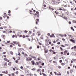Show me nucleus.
Listing matches in <instances>:
<instances>
[{
	"label": "nucleus",
	"mask_w": 76,
	"mask_h": 76,
	"mask_svg": "<svg viewBox=\"0 0 76 76\" xmlns=\"http://www.w3.org/2000/svg\"><path fill=\"white\" fill-rule=\"evenodd\" d=\"M32 60V58H31L29 57L27 58H26V61H31Z\"/></svg>",
	"instance_id": "1"
},
{
	"label": "nucleus",
	"mask_w": 76,
	"mask_h": 76,
	"mask_svg": "<svg viewBox=\"0 0 76 76\" xmlns=\"http://www.w3.org/2000/svg\"><path fill=\"white\" fill-rule=\"evenodd\" d=\"M1 72L2 73H4L5 74H7V73H8V72H7V71H6V72Z\"/></svg>",
	"instance_id": "2"
},
{
	"label": "nucleus",
	"mask_w": 76,
	"mask_h": 76,
	"mask_svg": "<svg viewBox=\"0 0 76 76\" xmlns=\"http://www.w3.org/2000/svg\"><path fill=\"white\" fill-rule=\"evenodd\" d=\"M31 63L32 64V65H34L35 64V61H34V60H33L31 61Z\"/></svg>",
	"instance_id": "3"
},
{
	"label": "nucleus",
	"mask_w": 76,
	"mask_h": 76,
	"mask_svg": "<svg viewBox=\"0 0 76 76\" xmlns=\"http://www.w3.org/2000/svg\"><path fill=\"white\" fill-rule=\"evenodd\" d=\"M70 41H71L73 43H75V40L72 39H71L70 40Z\"/></svg>",
	"instance_id": "4"
},
{
	"label": "nucleus",
	"mask_w": 76,
	"mask_h": 76,
	"mask_svg": "<svg viewBox=\"0 0 76 76\" xmlns=\"http://www.w3.org/2000/svg\"><path fill=\"white\" fill-rule=\"evenodd\" d=\"M67 53V50H65L64 52V55H66V53Z\"/></svg>",
	"instance_id": "5"
},
{
	"label": "nucleus",
	"mask_w": 76,
	"mask_h": 76,
	"mask_svg": "<svg viewBox=\"0 0 76 76\" xmlns=\"http://www.w3.org/2000/svg\"><path fill=\"white\" fill-rule=\"evenodd\" d=\"M64 19H65V20H67V17H64Z\"/></svg>",
	"instance_id": "6"
},
{
	"label": "nucleus",
	"mask_w": 76,
	"mask_h": 76,
	"mask_svg": "<svg viewBox=\"0 0 76 76\" xmlns=\"http://www.w3.org/2000/svg\"><path fill=\"white\" fill-rule=\"evenodd\" d=\"M37 72H41V69H39L37 70Z\"/></svg>",
	"instance_id": "7"
},
{
	"label": "nucleus",
	"mask_w": 76,
	"mask_h": 76,
	"mask_svg": "<svg viewBox=\"0 0 76 76\" xmlns=\"http://www.w3.org/2000/svg\"><path fill=\"white\" fill-rule=\"evenodd\" d=\"M10 54H11V55H13V53L12 51H10Z\"/></svg>",
	"instance_id": "8"
},
{
	"label": "nucleus",
	"mask_w": 76,
	"mask_h": 76,
	"mask_svg": "<svg viewBox=\"0 0 76 76\" xmlns=\"http://www.w3.org/2000/svg\"><path fill=\"white\" fill-rule=\"evenodd\" d=\"M71 29L72 30H73V31H75V29H73V27H71Z\"/></svg>",
	"instance_id": "9"
},
{
	"label": "nucleus",
	"mask_w": 76,
	"mask_h": 76,
	"mask_svg": "<svg viewBox=\"0 0 76 76\" xmlns=\"http://www.w3.org/2000/svg\"><path fill=\"white\" fill-rule=\"evenodd\" d=\"M6 14V13H4V16H3L4 18H6V16L5 15Z\"/></svg>",
	"instance_id": "10"
},
{
	"label": "nucleus",
	"mask_w": 76,
	"mask_h": 76,
	"mask_svg": "<svg viewBox=\"0 0 76 76\" xmlns=\"http://www.w3.org/2000/svg\"><path fill=\"white\" fill-rule=\"evenodd\" d=\"M73 72V70L70 69V73H72Z\"/></svg>",
	"instance_id": "11"
},
{
	"label": "nucleus",
	"mask_w": 76,
	"mask_h": 76,
	"mask_svg": "<svg viewBox=\"0 0 76 76\" xmlns=\"http://www.w3.org/2000/svg\"><path fill=\"white\" fill-rule=\"evenodd\" d=\"M11 64H12L11 62H9L8 64V65H9V66H10V65H11Z\"/></svg>",
	"instance_id": "12"
},
{
	"label": "nucleus",
	"mask_w": 76,
	"mask_h": 76,
	"mask_svg": "<svg viewBox=\"0 0 76 76\" xmlns=\"http://www.w3.org/2000/svg\"><path fill=\"white\" fill-rule=\"evenodd\" d=\"M4 65V67H6V66H7V64L5 63Z\"/></svg>",
	"instance_id": "13"
},
{
	"label": "nucleus",
	"mask_w": 76,
	"mask_h": 76,
	"mask_svg": "<svg viewBox=\"0 0 76 76\" xmlns=\"http://www.w3.org/2000/svg\"><path fill=\"white\" fill-rule=\"evenodd\" d=\"M61 64L62 65V66H64V65H65V64L63 63Z\"/></svg>",
	"instance_id": "14"
},
{
	"label": "nucleus",
	"mask_w": 76,
	"mask_h": 76,
	"mask_svg": "<svg viewBox=\"0 0 76 76\" xmlns=\"http://www.w3.org/2000/svg\"><path fill=\"white\" fill-rule=\"evenodd\" d=\"M41 38L42 39H44V38L43 37H42V36H41Z\"/></svg>",
	"instance_id": "15"
},
{
	"label": "nucleus",
	"mask_w": 76,
	"mask_h": 76,
	"mask_svg": "<svg viewBox=\"0 0 76 76\" xmlns=\"http://www.w3.org/2000/svg\"><path fill=\"white\" fill-rule=\"evenodd\" d=\"M13 43H14V44H16V45L17 44L16 43V42H15V41H13Z\"/></svg>",
	"instance_id": "16"
},
{
	"label": "nucleus",
	"mask_w": 76,
	"mask_h": 76,
	"mask_svg": "<svg viewBox=\"0 0 76 76\" xmlns=\"http://www.w3.org/2000/svg\"><path fill=\"white\" fill-rule=\"evenodd\" d=\"M4 60H5V61H7V59L5 58L4 59Z\"/></svg>",
	"instance_id": "17"
},
{
	"label": "nucleus",
	"mask_w": 76,
	"mask_h": 76,
	"mask_svg": "<svg viewBox=\"0 0 76 76\" xmlns=\"http://www.w3.org/2000/svg\"><path fill=\"white\" fill-rule=\"evenodd\" d=\"M7 75L9 76H12L11 74H8Z\"/></svg>",
	"instance_id": "18"
},
{
	"label": "nucleus",
	"mask_w": 76,
	"mask_h": 76,
	"mask_svg": "<svg viewBox=\"0 0 76 76\" xmlns=\"http://www.w3.org/2000/svg\"><path fill=\"white\" fill-rule=\"evenodd\" d=\"M44 70H45L44 69H42V72H44Z\"/></svg>",
	"instance_id": "19"
},
{
	"label": "nucleus",
	"mask_w": 76,
	"mask_h": 76,
	"mask_svg": "<svg viewBox=\"0 0 76 76\" xmlns=\"http://www.w3.org/2000/svg\"><path fill=\"white\" fill-rule=\"evenodd\" d=\"M36 20H37V21L38 22H39V19H37Z\"/></svg>",
	"instance_id": "20"
},
{
	"label": "nucleus",
	"mask_w": 76,
	"mask_h": 76,
	"mask_svg": "<svg viewBox=\"0 0 76 76\" xmlns=\"http://www.w3.org/2000/svg\"><path fill=\"white\" fill-rule=\"evenodd\" d=\"M59 35L60 37H63V36L61 34H59Z\"/></svg>",
	"instance_id": "21"
},
{
	"label": "nucleus",
	"mask_w": 76,
	"mask_h": 76,
	"mask_svg": "<svg viewBox=\"0 0 76 76\" xmlns=\"http://www.w3.org/2000/svg\"><path fill=\"white\" fill-rule=\"evenodd\" d=\"M31 57H32V58H34L35 57V56H31Z\"/></svg>",
	"instance_id": "22"
},
{
	"label": "nucleus",
	"mask_w": 76,
	"mask_h": 76,
	"mask_svg": "<svg viewBox=\"0 0 76 76\" xmlns=\"http://www.w3.org/2000/svg\"><path fill=\"white\" fill-rule=\"evenodd\" d=\"M64 37H67V35L66 34H65L64 35Z\"/></svg>",
	"instance_id": "23"
},
{
	"label": "nucleus",
	"mask_w": 76,
	"mask_h": 76,
	"mask_svg": "<svg viewBox=\"0 0 76 76\" xmlns=\"http://www.w3.org/2000/svg\"><path fill=\"white\" fill-rule=\"evenodd\" d=\"M57 58V57H54V59L56 60Z\"/></svg>",
	"instance_id": "24"
},
{
	"label": "nucleus",
	"mask_w": 76,
	"mask_h": 76,
	"mask_svg": "<svg viewBox=\"0 0 76 76\" xmlns=\"http://www.w3.org/2000/svg\"><path fill=\"white\" fill-rule=\"evenodd\" d=\"M3 56L4 57H5V58H6V55H3Z\"/></svg>",
	"instance_id": "25"
},
{
	"label": "nucleus",
	"mask_w": 76,
	"mask_h": 76,
	"mask_svg": "<svg viewBox=\"0 0 76 76\" xmlns=\"http://www.w3.org/2000/svg\"><path fill=\"white\" fill-rule=\"evenodd\" d=\"M11 75H12V76H14L15 75V74L13 73H12Z\"/></svg>",
	"instance_id": "26"
},
{
	"label": "nucleus",
	"mask_w": 76,
	"mask_h": 76,
	"mask_svg": "<svg viewBox=\"0 0 76 76\" xmlns=\"http://www.w3.org/2000/svg\"><path fill=\"white\" fill-rule=\"evenodd\" d=\"M3 54H6V52H4L2 53Z\"/></svg>",
	"instance_id": "27"
},
{
	"label": "nucleus",
	"mask_w": 76,
	"mask_h": 76,
	"mask_svg": "<svg viewBox=\"0 0 76 76\" xmlns=\"http://www.w3.org/2000/svg\"><path fill=\"white\" fill-rule=\"evenodd\" d=\"M16 75H18V71H16Z\"/></svg>",
	"instance_id": "28"
},
{
	"label": "nucleus",
	"mask_w": 76,
	"mask_h": 76,
	"mask_svg": "<svg viewBox=\"0 0 76 76\" xmlns=\"http://www.w3.org/2000/svg\"><path fill=\"white\" fill-rule=\"evenodd\" d=\"M74 49H76V46H75L74 47Z\"/></svg>",
	"instance_id": "29"
},
{
	"label": "nucleus",
	"mask_w": 76,
	"mask_h": 76,
	"mask_svg": "<svg viewBox=\"0 0 76 76\" xmlns=\"http://www.w3.org/2000/svg\"><path fill=\"white\" fill-rule=\"evenodd\" d=\"M62 10H63V11H66V10L65 9H62Z\"/></svg>",
	"instance_id": "30"
},
{
	"label": "nucleus",
	"mask_w": 76,
	"mask_h": 76,
	"mask_svg": "<svg viewBox=\"0 0 76 76\" xmlns=\"http://www.w3.org/2000/svg\"><path fill=\"white\" fill-rule=\"evenodd\" d=\"M37 17L38 18V17H39V14H37Z\"/></svg>",
	"instance_id": "31"
},
{
	"label": "nucleus",
	"mask_w": 76,
	"mask_h": 76,
	"mask_svg": "<svg viewBox=\"0 0 76 76\" xmlns=\"http://www.w3.org/2000/svg\"><path fill=\"white\" fill-rule=\"evenodd\" d=\"M24 32H25V33H27V32H28V31H26V30H25V31H24Z\"/></svg>",
	"instance_id": "32"
},
{
	"label": "nucleus",
	"mask_w": 76,
	"mask_h": 76,
	"mask_svg": "<svg viewBox=\"0 0 76 76\" xmlns=\"http://www.w3.org/2000/svg\"><path fill=\"white\" fill-rule=\"evenodd\" d=\"M60 63H61L62 62V60H61L59 61Z\"/></svg>",
	"instance_id": "33"
},
{
	"label": "nucleus",
	"mask_w": 76,
	"mask_h": 76,
	"mask_svg": "<svg viewBox=\"0 0 76 76\" xmlns=\"http://www.w3.org/2000/svg\"><path fill=\"white\" fill-rule=\"evenodd\" d=\"M36 13L37 14V15H38V14H39V12H38V11H37L36 12Z\"/></svg>",
	"instance_id": "34"
},
{
	"label": "nucleus",
	"mask_w": 76,
	"mask_h": 76,
	"mask_svg": "<svg viewBox=\"0 0 76 76\" xmlns=\"http://www.w3.org/2000/svg\"><path fill=\"white\" fill-rule=\"evenodd\" d=\"M23 66H21L20 67V68L21 69H23Z\"/></svg>",
	"instance_id": "35"
},
{
	"label": "nucleus",
	"mask_w": 76,
	"mask_h": 76,
	"mask_svg": "<svg viewBox=\"0 0 76 76\" xmlns=\"http://www.w3.org/2000/svg\"><path fill=\"white\" fill-rule=\"evenodd\" d=\"M39 45H42V44H41V43L39 42Z\"/></svg>",
	"instance_id": "36"
},
{
	"label": "nucleus",
	"mask_w": 76,
	"mask_h": 76,
	"mask_svg": "<svg viewBox=\"0 0 76 76\" xmlns=\"http://www.w3.org/2000/svg\"><path fill=\"white\" fill-rule=\"evenodd\" d=\"M8 13H10V11L9 10V11L8 12Z\"/></svg>",
	"instance_id": "37"
},
{
	"label": "nucleus",
	"mask_w": 76,
	"mask_h": 76,
	"mask_svg": "<svg viewBox=\"0 0 76 76\" xmlns=\"http://www.w3.org/2000/svg\"><path fill=\"white\" fill-rule=\"evenodd\" d=\"M45 52L46 53H47V52H48V50H46L45 51Z\"/></svg>",
	"instance_id": "38"
},
{
	"label": "nucleus",
	"mask_w": 76,
	"mask_h": 76,
	"mask_svg": "<svg viewBox=\"0 0 76 76\" xmlns=\"http://www.w3.org/2000/svg\"><path fill=\"white\" fill-rule=\"evenodd\" d=\"M60 49H61V50H63V48H61V47L60 48Z\"/></svg>",
	"instance_id": "39"
},
{
	"label": "nucleus",
	"mask_w": 76,
	"mask_h": 76,
	"mask_svg": "<svg viewBox=\"0 0 76 76\" xmlns=\"http://www.w3.org/2000/svg\"><path fill=\"white\" fill-rule=\"evenodd\" d=\"M31 70H35V69L34 68V69H31Z\"/></svg>",
	"instance_id": "40"
},
{
	"label": "nucleus",
	"mask_w": 76,
	"mask_h": 76,
	"mask_svg": "<svg viewBox=\"0 0 76 76\" xmlns=\"http://www.w3.org/2000/svg\"><path fill=\"white\" fill-rule=\"evenodd\" d=\"M59 76H61V73H60L59 72Z\"/></svg>",
	"instance_id": "41"
},
{
	"label": "nucleus",
	"mask_w": 76,
	"mask_h": 76,
	"mask_svg": "<svg viewBox=\"0 0 76 76\" xmlns=\"http://www.w3.org/2000/svg\"><path fill=\"white\" fill-rule=\"evenodd\" d=\"M69 36L70 37H71V38H73V36H72V35H69Z\"/></svg>",
	"instance_id": "42"
},
{
	"label": "nucleus",
	"mask_w": 76,
	"mask_h": 76,
	"mask_svg": "<svg viewBox=\"0 0 76 76\" xmlns=\"http://www.w3.org/2000/svg\"><path fill=\"white\" fill-rule=\"evenodd\" d=\"M15 37V35H13L12 36V38H14Z\"/></svg>",
	"instance_id": "43"
},
{
	"label": "nucleus",
	"mask_w": 76,
	"mask_h": 76,
	"mask_svg": "<svg viewBox=\"0 0 76 76\" xmlns=\"http://www.w3.org/2000/svg\"><path fill=\"white\" fill-rule=\"evenodd\" d=\"M10 41H8L7 42V43H10Z\"/></svg>",
	"instance_id": "44"
},
{
	"label": "nucleus",
	"mask_w": 76,
	"mask_h": 76,
	"mask_svg": "<svg viewBox=\"0 0 76 76\" xmlns=\"http://www.w3.org/2000/svg\"><path fill=\"white\" fill-rule=\"evenodd\" d=\"M44 63H43L42 64V66H44Z\"/></svg>",
	"instance_id": "45"
},
{
	"label": "nucleus",
	"mask_w": 76,
	"mask_h": 76,
	"mask_svg": "<svg viewBox=\"0 0 76 76\" xmlns=\"http://www.w3.org/2000/svg\"><path fill=\"white\" fill-rule=\"evenodd\" d=\"M71 23H72L71 22L69 21V24H70H70H71Z\"/></svg>",
	"instance_id": "46"
},
{
	"label": "nucleus",
	"mask_w": 76,
	"mask_h": 76,
	"mask_svg": "<svg viewBox=\"0 0 76 76\" xmlns=\"http://www.w3.org/2000/svg\"><path fill=\"white\" fill-rule=\"evenodd\" d=\"M4 37H5V35H3L2 36L3 38H4Z\"/></svg>",
	"instance_id": "47"
},
{
	"label": "nucleus",
	"mask_w": 76,
	"mask_h": 76,
	"mask_svg": "<svg viewBox=\"0 0 76 76\" xmlns=\"http://www.w3.org/2000/svg\"><path fill=\"white\" fill-rule=\"evenodd\" d=\"M73 22L74 23H76V21H75V20H73Z\"/></svg>",
	"instance_id": "48"
},
{
	"label": "nucleus",
	"mask_w": 76,
	"mask_h": 76,
	"mask_svg": "<svg viewBox=\"0 0 76 76\" xmlns=\"http://www.w3.org/2000/svg\"><path fill=\"white\" fill-rule=\"evenodd\" d=\"M52 49H53V50H54V47H52Z\"/></svg>",
	"instance_id": "49"
},
{
	"label": "nucleus",
	"mask_w": 76,
	"mask_h": 76,
	"mask_svg": "<svg viewBox=\"0 0 76 76\" xmlns=\"http://www.w3.org/2000/svg\"><path fill=\"white\" fill-rule=\"evenodd\" d=\"M59 10H62V9L60 8L59 9Z\"/></svg>",
	"instance_id": "50"
},
{
	"label": "nucleus",
	"mask_w": 76,
	"mask_h": 76,
	"mask_svg": "<svg viewBox=\"0 0 76 76\" xmlns=\"http://www.w3.org/2000/svg\"><path fill=\"white\" fill-rule=\"evenodd\" d=\"M9 32H10V33H12V31H9Z\"/></svg>",
	"instance_id": "51"
},
{
	"label": "nucleus",
	"mask_w": 76,
	"mask_h": 76,
	"mask_svg": "<svg viewBox=\"0 0 76 76\" xmlns=\"http://www.w3.org/2000/svg\"><path fill=\"white\" fill-rule=\"evenodd\" d=\"M10 47H13V46H12V45H10Z\"/></svg>",
	"instance_id": "52"
},
{
	"label": "nucleus",
	"mask_w": 76,
	"mask_h": 76,
	"mask_svg": "<svg viewBox=\"0 0 76 76\" xmlns=\"http://www.w3.org/2000/svg\"><path fill=\"white\" fill-rule=\"evenodd\" d=\"M23 38H25V36L23 35Z\"/></svg>",
	"instance_id": "53"
},
{
	"label": "nucleus",
	"mask_w": 76,
	"mask_h": 76,
	"mask_svg": "<svg viewBox=\"0 0 76 76\" xmlns=\"http://www.w3.org/2000/svg\"><path fill=\"white\" fill-rule=\"evenodd\" d=\"M48 72L49 73H50V70H48Z\"/></svg>",
	"instance_id": "54"
},
{
	"label": "nucleus",
	"mask_w": 76,
	"mask_h": 76,
	"mask_svg": "<svg viewBox=\"0 0 76 76\" xmlns=\"http://www.w3.org/2000/svg\"><path fill=\"white\" fill-rule=\"evenodd\" d=\"M62 39L63 40V41H65V39H64V38H63Z\"/></svg>",
	"instance_id": "55"
},
{
	"label": "nucleus",
	"mask_w": 76,
	"mask_h": 76,
	"mask_svg": "<svg viewBox=\"0 0 76 76\" xmlns=\"http://www.w3.org/2000/svg\"><path fill=\"white\" fill-rule=\"evenodd\" d=\"M74 48V47H72L71 48V50H73Z\"/></svg>",
	"instance_id": "56"
},
{
	"label": "nucleus",
	"mask_w": 76,
	"mask_h": 76,
	"mask_svg": "<svg viewBox=\"0 0 76 76\" xmlns=\"http://www.w3.org/2000/svg\"><path fill=\"white\" fill-rule=\"evenodd\" d=\"M39 48V46H37V48Z\"/></svg>",
	"instance_id": "57"
},
{
	"label": "nucleus",
	"mask_w": 76,
	"mask_h": 76,
	"mask_svg": "<svg viewBox=\"0 0 76 76\" xmlns=\"http://www.w3.org/2000/svg\"><path fill=\"white\" fill-rule=\"evenodd\" d=\"M69 52L68 53H67V55L68 56H69Z\"/></svg>",
	"instance_id": "58"
},
{
	"label": "nucleus",
	"mask_w": 76,
	"mask_h": 76,
	"mask_svg": "<svg viewBox=\"0 0 76 76\" xmlns=\"http://www.w3.org/2000/svg\"><path fill=\"white\" fill-rule=\"evenodd\" d=\"M18 47H20V45L19 44H18Z\"/></svg>",
	"instance_id": "59"
},
{
	"label": "nucleus",
	"mask_w": 76,
	"mask_h": 76,
	"mask_svg": "<svg viewBox=\"0 0 76 76\" xmlns=\"http://www.w3.org/2000/svg\"><path fill=\"white\" fill-rule=\"evenodd\" d=\"M18 60H16V61H15V62H16V63H18Z\"/></svg>",
	"instance_id": "60"
},
{
	"label": "nucleus",
	"mask_w": 76,
	"mask_h": 76,
	"mask_svg": "<svg viewBox=\"0 0 76 76\" xmlns=\"http://www.w3.org/2000/svg\"><path fill=\"white\" fill-rule=\"evenodd\" d=\"M22 54H25V53H24V52H22Z\"/></svg>",
	"instance_id": "61"
},
{
	"label": "nucleus",
	"mask_w": 76,
	"mask_h": 76,
	"mask_svg": "<svg viewBox=\"0 0 76 76\" xmlns=\"http://www.w3.org/2000/svg\"><path fill=\"white\" fill-rule=\"evenodd\" d=\"M61 54H63V52H61Z\"/></svg>",
	"instance_id": "62"
},
{
	"label": "nucleus",
	"mask_w": 76,
	"mask_h": 76,
	"mask_svg": "<svg viewBox=\"0 0 76 76\" xmlns=\"http://www.w3.org/2000/svg\"><path fill=\"white\" fill-rule=\"evenodd\" d=\"M29 49H30V50L31 49H32V47H30V48H29Z\"/></svg>",
	"instance_id": "63"
},
{
	"label": "nucleus",
	"mask_w": 76,
	"mask_h": 76,
	"mask_svg": "<svg viewBox=\"0 0 76 76\" xmlns=\"http://www.w3.org/2000/svg\"><path fill=\"white\" fill-rule=\"evenodd\" d=\"M0 76H3V74H0Z\"/></svg>",
	"instance_id": "64"
}]
</instances>
